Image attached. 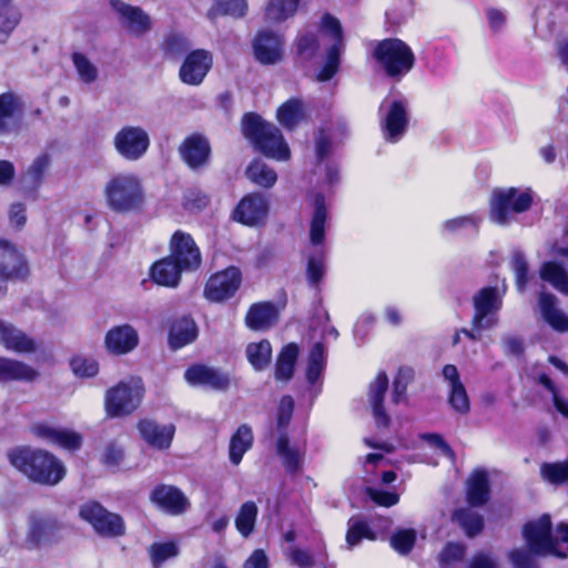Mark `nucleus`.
<instances>
[{"label":"nucleus","instance_id":"8fccbe9b","mask_svg":"<svg viewBox=\"0 0 568 568\" xmlns=\"http://www.w3.org/2000/svg\"><path fill=\"white\" fill-rule=\"evenodd\" d=\"M415 372L412 367L402 366L398 368L392 389V402L398 405L407 398V387L414 381Z\"/></svg>","mask_w":568,"mask_h":568},{"label":"nucleus","instance_id":"37998d69","mask_svg":"<svg viewBox=\"0 0 568 568\" xmlns=\"http://www.w3.org/2000/svg\"><path fill=\"white\" fill-rule=\"evenodd\" d=\"M276 453L282 458L287 473H297L303 464V458L297 449L290 446L288 435L278 436L276 439Z\"/></svg>","mask_w":568,"mask_h":568},{"label":"nucleus","instance_id":"a19ab883","mask_svg":"<svg viewBox=\"0 0 568 568\" xmlns=\"http://www.w3.org/2000/svg\"><path fill=\"white\" fill-rule=\"evenodd\" d=\"M245 353L248 363L257 372L265 369L271 364L272 345L268 339L247 344Z\"/></svg>","mask_w":568,"mask_h":568},{"label":"nucleus","instance_id":"69168bd1","mask_svg":"<svg viewBox=\"0 0 568 568\" xmlns=\"http://www.w3.org/2000/svg\"><path fill=\"white\" fill-rule=\"evenodd\" d=\"M210 204V197L200 190H189L183 196V209L187 212H199Z\"/></svg>","mask_w":568,"mask_h":568},{"label":"nucleus","instance_id":"72a5a7b5","mask_svg":"<svg viewBox=\"0 0 568 568\" xmlns=\"http://www.w3.org/2000/svg\"><path fill=\"white\" fill-rule=\"evenodd\" d=\"M298 354L300 347L293 342L281 348L275 362L274 376L276 381L287 382L293 377Z\"/></svg>","mask_w":568,"mask_h":568},{"label":"nucleus","instance_id":"20e7f679","mask_svg":"<svg viewBox=\"0 0 568 568\" xmlns=\"http://www.w3.org/2000/svg\"><path fill=\"white\" fill-rule=\"evenodd\" d=\"M371 57L379 71L394 82H400L410 73L417 61L412 47L395 37L375 41L372 45Z\"/></svg>","mask_w":568,"mask_h":568},{"label":"nucleus","instance_id":"c85d7f7f","mask_svg":"<svg viewBox=\"0 0 568 568\" xmlns=\"http://www.w3.org/2000/svg\"><path fill=\"white\" fill-rule=\"evenodd\" d=\"M0 344L14 353H32L36 342L13 324L0 320Z\"/></svg>","mask_w":568,"mask_h":568},{"label":"nucleus","instance_id":"a211bd4d","mask_svg":"<svg viewBox=\"0 0 568 568\" xmlns=\"http://www.w3.org/2000/svg\"><path fill=\"white\" fill-rule=\"evenodd\" d=\"M140 343L135 327L124 323L110 327L103 339V347L111 356H124L132 353Z\"/></svg>","mask_w":568,"mask_h":568},{"label":"nucleus","instance_id":"774afa93","mask_svg":"<svg viewBox=\"0 0 568 568\" xmlns=\"http://www.w3.org/2000/svg\"><path fill=\"white\" fill-rule=\"evenodd\" d=\"M49 164H50L49 155L41 154L30 165L28 173L30 174L32 182L36 186H39L41 184L44 173L49 168Z\"/></svg>","mask_w":568,"mask_h":568},{"label":"nucleus","instance_id":"58836bf2","mask_svg":"<svg viewBox=\"0 0 568 568\" xmlns=\"http://www.w3.org/2000/svg\"><path fill=\"white\" fill-rule=\"evenodd\" d=\"M258 508L252 500L243 503L235 516V528L243 538H248L256 525Z\"/></svg>","mask_w":568,"mask_h":568},{"label":"nucleus","instance_id":"a878e982","mask_svg":"<svg viewBox=\"0 0 568 568\" xmlns=\"http://www.w3.org/2000/svg\"><path fill=\"white\" fill-rule=\"evenodd\" d=\"M409 118L406 103L403 100L390 102L388 111L382 122L384 138L389 142H397L406 132Z\"/></svg>","mask_w":568,"mask_h":568},{"label":"nucleus","instance_id":"dca6fc26","mask_svg":"<svg viewBox=\"0 0 568 568\" xmlns=\"http://www.w3.org/2000/svg\"><path fill=\"white\" fill-rule=\"evenodd\" d=\"M151 504L160 511L170 516H181L191 508V501L176 486L158 484L149 495Z\"/></svg>","mask_w":568,"mask_h":568},{"label":"nucleus","instance_id":"338daca9","mask_svg":"<svg viewBox=\"0 0 568 568\" xmlns=\"http://www.w3.org/2000/svg\"><path fill=\"white\" fill-rule=\"evenodd\" d=\"M366 493L373 503L382 507L388 508L395 506L399 501V495L394 491L367 488Z\"/></svg>","mask_w":568,"mask_h":568},{"label":"nucleus","instance_id":"49530a36","mask_svg":"<svg viewBox=\"0 0 568 568\" xmlns=\"http://www.w3.org/2000/svg\"><path fill=\"white\" fill-rule=\"evenodd\" d=\"M246 176L254 184L271 189L277 181L276 172L260 160H254L246 169Z\"/></svg>","mask_w":568,"mask_h":568},{"label":"nucleus","instance_id":"473e14b6","mask_svg":"<svg viewBox=\"0 0 568 568\" xmlns=\"http://www.w3.org/2000/svg\"><path fill=\"white\" fill-rule=\"evenodd\" d=\"M452 521L456 523L466 537L475 538L485 529L484 516L468 507H459L452 513Z\"/></svg>","mask_w":568,"mask_h":568},{"label":"nucleus","instance_id":"de8ad7c7","mask_svg":"<svg viewBox=\"0 0 568 568\" xmlns=\"http://www.w3.org/2000/svg\"><path fill=\"white\" fill-rule=\"evenodd\" d=\"M364 539L376 540V532L371 528L369 524L362 518H351L345 535V540L349 548L357 546Z\"/></svg>","mask_w":568,"mask_h":568},{"label":"nucleus","instance_id":"5fc2aeb1","mask_svg":"<svg viewBox=\"0 0 568 568\" xmlns=\"http://www.w3.org/2000/svg\"><path fill=\"white\" fill-rule=\"evenodd\" d=\"M294 406V399L291 395L281 397L276 412V429L278 436L288 435L287 429L293 417Z\"/></svg>","mask_w":568,"mask_h":568},{"label":"nucleus","instance_id":"9d476101","mask_svg":"<svg viewBox=\"0 0 568 568\" xmlns=\"http://www.w3.org/2000/svg\"><path fill=\"white\" fill-rule=\"evenodd\" d=\"M79 516L101 537L116 538L125 534L122 516L109 511L97 500H89L81 505Z\"/></svg>","mask_w":568,"mask_h":568},{"label":"nucleus","instance_id":"13d9d810","mask_svg":"<svg viewBox=\"0 0 568 568\" xmlns=\"http://www.w3.org/2000/svg\"><path fill=\"white\" fill-rule=\"evenodd\" d=\"M214 10L222 16H231L239 19L246 16L248 6L246 0H217L209 14L214 16Z\"/></svg>","mask_w":568,"mask_h":568},{"label":"nucleus","instance_id":"a18cd8bd","mask_svg":"<svg viewBox=\"0 0 568 568\" xmlns=\"http://www.w3.org/2000/svg\"><path fill=\"white\" fill-rule=\"evenodd\" d=\"M21 20L12 0H0V42H4Z\"/></svg>","mask_w":568,"mask_h":568},{"label":"nucleus","instance_id":"cd10ccee","mask_svg":"<svg viewBox=\"0 0 568 568\" xmlns=\"http://www.w3.org/2000/svg\"><path fill=\"white\" fill-rule=\"evenodd\" d=\"M280 312L271 301L253 303L245 315V325L252 331L265 332L277 324Z\"/></svg>","mask_w":568,"mask_h":568},{"label":"nucleus","instance_id":"6e6552de","mask_svg":"<svg viewBox=\"0 0 568 568\" xmlns=\"http://www.w3.org/2000/svg\"><path fill=\"white\" fill-rule=\"evenodd\" d=\"M143 397V386L131 385L130 383L121 381L105 392V416L109 418L130 416L140 407Z\"/></svg>","mask_w":568,"mask_h":568},{"label":"nucleus","instance_id":"2eb2a0df","mask_svg":"<svg viewBox=\"0 0 568 568\" xmlns=\"http://www.w3.org/2000/svg\"><path fill=\"white\" fill-rule=\"evenodd\" d=\"M182 162L191 171H200L209 165L212 148L209 139L202 133H191L183 139L178 148Z\"/></svg>","mask_w":568,"mask_h":568},{"label":"nucleus","instance_id":"ea45409f","mask_svg":"<svg viewBox=\"0 0 568 568\" xmlns=\"http://www.w3.org/2000/svg\"><path fill=\"white\" fill-rule=\"evenodd\" d=\"M540 277L560 293L568 295V272L559 262H545L540 267Z\"/></svg>","mask_w":568,"mask_h":568},{"label":"nucleus","instance_id":"603ef678","mask_svg":"<svg viewBox=\"0 0 568 568\" xmlns=\"http://www.w3.org/2000/svg\"><path fill=\"white\" fill-rule=\"evenodd\" d=\"M467 547L459 541H447L438 554V562L443 568H450L466 556Z\"/></svg>","mask_w":568,"mask_h":568},{"label":"nucleus","instance_id":"0eeeda50","mask_svg":"<svg viewBox=\"0 0 568 568\" xmlns=\"http://www.w3.org/2000/svg\"><path fill=\"white\" fill-rule=\"evenodd\" d=\"M534 197L530 189L519 191L515 186L496 189L489 202V219L505 225L510 222L513 214H521L532 206Z\"/></svg>","mask_w":568,"mask_h":568},{"label":"nucleus","instance_id":"c03bdc74","mask_svg":"<svg viewBox=\"0 0 568 568\" xmlns=\"http://www.w3.org/2000/svg\"><path fill=\"white\" fill-rule=\"evenodd\" d=\"M326 365L325 346L322 342H316L310 349L306 365V381L314 385L321 377Z\"/></svg>","mask_w":568,"mask_h":568},{"label":"nucleus","instance_id":"79ce46f5","mask_svg":"<svg viewBox=\"0 0 568 568\" xmlns=\"http://www.w3.org/2000/svg\"><path fill=\"white\" fill-rule=\"evenodd\" d=\"M59 524L55 519H37L30 529V540L40 546L43 542H54L58 539Z\"/></svg>","mask_w":568,"mask_h":568},{"label":"nucleus","instance_id":"e2e57ef3","mask_svg":"<svg viewBox=\"0 0 568 568\" xmlns=\"http://www.w3.org/2000/svg\"><path fill=\"white\" fill-rule=\"evenodd\" d=\"M448 403L458 414L465 415L470 410V402L463 384L452 385Z\"/></svg>","mask_w":568,"mask_h":568},{"label":"nucleus","instance_id":"423d86ee","mask_svg":"<svg viewBox=\"0 0 568 568\" xmlns=\"http://www.w3.org/2000/svg\"><path fill=\"white\" fill-rule=\"evenodd\" d=\"M108 207L119 214L138 213L144 207L145 194L141 180L133 173H116L104 185Z\"/></svg>","mask_w":568,"mask_h":568},{"label":"nucleus","instance_id":"f3484780","mask_svg":"<svg viewBox=\"0 0 568 568\" xmlns=\"http://www.w3.org/2000/svg\"><path fill=\"white\" fill-rule=\"evenodd\" d=\"M213 65V55L205 49L190 51L179 70V78L182 83L191 87L200 85Z\"/></svg>","mask_w":568,"mask_h":568},{"label":"nucleus","instance_id":"39448f33","mask_svg":"<svg viewBox=\"0 0 568 568\" xmlns=\"http://www.w3.org/2000/svg\"><path fill=\"white\" fill-rule=\"evenodd\" d=\"M241 131L254 149L268 159L286 161L291 151L281 130L256 112H246L241 120Z\"/></svg>","mask_w":568,"mask_h":568},{"label":"nucleus","instance_id":"3c124183","mask_svg":"<svg viewBox=\"0 0 568 568\" xmlns=\"http://www.w3.org/2000/svg\"><path fill=\"white\" fill-rule=\"evenodd\" d=\"M540 475L544 480L552 485L568 483V459L564 462L544 463L540 466Z\"/></svg>","mask_w":568,"mask_h":568},{"label":"nucleus","instance_id":"4d7b16f0","mask_svg":"<svg viewBox=\"0 0 568 568\" xmlns=\"http://www.w3.org/2000/svg\"><path fill=\"white\" fill-rule=\"evenodd\" d=\"M149 551L152 565L159 568L164 561L179 555V547L174 541L153 542Z\"/></svg>","mask_w":568,"mask_h":568},{"label":"nucleus","instance_id":"f257e3e1","mask_svg":"<svg viewBox=\"0 0 568 568\" xmlns=\"http://www.w3.org/2000/svg\"><path fill=\"white\" fill-rule=\"evenodd\" d=\"M169 254L150 267V277L164 287L179 286L183 273L199 271L203 263L202 252L192 234L176 230L170 236Z\"/></svg>","mask_w":568,"mask_h":568},{"label":"nucleus","instance_id":"7c9ffc66","mask_svg":"<svg viewBox=\"0 0 568 568\" xmlns=\"http://www.w3.org/2000/svg\"><path fill=\"white\" fill-rule=\"evenodd\" d=\"M490 498L488 474L483 469L471 473L467 481L466 500L470 507H481Z\"/></svg>","mask_w":568,"mask_h":568},{"label":"nucleus","instance_id":"b1692460","mask_svg":"<svg viewBox=\"0 0 568 568\" xmlns=\"http://www.w3.org/2000/svg\"><path fill=\"white\" fill-rule=\"evenodd\" d=\"M32 433L36 437L68 452L79 450L83 444L81 434L67 428H55L45 423L33 425Z\"/></svg>","mask_w":568,"mask_h":568},{"label":"nucleus","instance_id":"c9c22d12","mask_svg":"<svg viewBox=\"0 0 568 568\" xmlns=\"http://www.w3.org/2000/svg\"><path fill=\"white\" fill-rule=\"evenodd\" d=\"M327 207L325 197L318 193L314 199V212L310 225V241L313 245H322L325 241Z\"/></svg>","mask_w":568,"mask_h":568},{"label":"nucleus","instance_id":"4c0bfd02","mask_svg":"<svg viewBox=\"0 0 568 568\" xmlns=\"http://www.w3.org/2000/svg\"><path fill=\"white\" fill-rule=\"evenodd\" d=\"M301 0H270L264 10L265 21L281 23L293 17Z\"/></svg>","mask_w":568,"mask_h":568},{"label":"nucleus","instance_id":"bf43d9fd","mask_svg":"<svg viewBox=\"0 0 568 568\" xmlns=\"http://www.w3.org/2000/svg\"><path fill=\"white\" fill-rule=\"evenodd\" d=\"M415 542L416 532L414 529H399L390 537L392 547L400 555L409 554Z\"/></svg>","mask_w":568,"mask_h":568},{"label":"nucleus","instance_id":"0e129e2a","mask_svg":"<svg viewBox=\"0 0 568 568\" xmlns=\"http://www.w3.org/2000/svg\"><path fill=\"white\" fill-rule=\"evenodd\" d=\"M515 272V284L519 291H524L529 282V265L521 252H516L511 260Z\"/></svg>","mask_w":568,"mask_h":568},{"label":"nucleus","instance_id":"6ab92c4d","mask_svg":"<svg viewBox=\"0 0 568 568\" xmlns=\"http://www.w3.org/2000/svg\"><path fill=\"white\" fill-rule=\"evenodd\" d=\"M184 378L191 386H202L215 392H226L231 386L229 373L205 364L189 366L184 372Z\"/></svg>","mask_w":568,"mask_h":568},{"label":"nucleus","instance_id":"ddd939ff","mask_svg":"<svg viewBox=\"0 0 568 568\" xmlns=\"http://www.w3.org/2000/svg\"><path fill=\"white\" fill-rule=\"evenodd\" d=\"M474 315L471 325L476 328H493L497 314L503 307V298L496 286H485L473 296Z\"/></svg>","mask_w":568,"mask_h":568},{"label":"nucleus","instance_id":"680f3d73","mask_svg":"<svg viewBox=\"0 0 568 568\" xmlns=\"http://www.w3.org/2000/svg\"><path fill=\"white\" fill-rule=\"evenodd\" d=\"M70 367L74 375L79 377H94L99 373L97 359L79 355L71 358Z\"/></svg>","mask_w":568,"mask_h":568},{"label":"nucleus","instance_id":"1a4fd4ad","mask_svg":"<svg viewBox=\"0 0 568 568\" xmlns=\"http://www.w3.org/2000/svg\"><path fill=\"white\" fill-rule=\"evenodd\" d=\"M30 266L23 252L11 241L0 239V298L8 293L9 282H24Z\"/></svg>","mask_w":568,"mask_h":568},{"label":"nucleus","instance_id":"4468645a","mask_svg":"<svg viewBox=\"0 0 568 568\" xmlns=\"http://www.w3.org/2000/svg\"><path fill=\"white\" fill-rule=\"evenodd\" d=\"M268 212V199L260 192H252L239 201L232 217L242 225L256 227L265 225Z\"/></svg>","mask_w":568,"mask_h":568},{"label":"nucleus","instance_id":"09e8293b","mask_svg":"<svg viewBox=\"0 0 568 568\" xmlns=\"http://www.w3.org/2000/svg\"><path fill=\"white\" fill-rule=\"evenodd\" d=\"M295 54L304 61H311L320 50L318 37L314 32L300 33L294 40Z\"/></svg>","mask_w":568,"mask_h":568},{"label":"nucleus","instance_id":"2f4dec72","mask_svg":"<svg viewBox=\"0 0 568 568\" xmlns=\"http://www.w3.org/2000/svg\"><path fill=\"white\" fill-rule=\"evenodd\" d=\"M539 306L542 318L549 326L558 332L568 331V316L557 307V298L550 293H541Z\"/></svg>","mask_w":568,"mask_h":568},{"label":"nucleus","instance_id":"9b49d317","mask_svg":"<svg viewBox=\"0 0 568 568\" xmlns=\"http://www.w3.org/2000/svg\"><path fill=\"white\" fill-rule=\"evenodd\" d=\"M150 145V135L140 125H124L113 136L114 150L125 161L142 159Z\"/></svg>","mask_w":568,"mask_h":568},{"label":"nucleus","instance_id":"6e6d98bb","mask_svg":"<svg viewBox=\"0 0 568 568\" xmlns=\"http://www.w3.org/2000/svg\"><path fill=\"white\" fill-rule=\"evenodd\" d=\"M161 49L166 57L176 59L187 51L189 41L184 36L171 32L164 37Z\"/></svg>","mask_w":568,"mask_h":568},{"label":"nucleus","instance_id":"864d4df0","mask_svg":"<svg viewBox=\"0 0 568 568\" xmlns=\"http://www.w3.org/2000/svg\"><path fill=\"white\" fill-rule=\"evenodd\" d=\"M305 275L311 287L317 288L320 286L325 276V256L323 252L307 258Z\"/></svg>","mask_w":568,"mask_h":568},{"label":"nucleus","instance_id":"412c9836","mask_svg":"<svg viewBox=\"0 0 568 568\" xmlns=\"http://www.w3.org/2000/svg\"><path fill=\"white\" fill-rule=\"evenodd\" d=\"M389 388V379L385 371H379L368 385V400L377 428H388L392 419L385 409V396Z\"/></svg>","mask_w":568,"mask_h":568},{"label":"nucleus","instance_id":"052dcab7","mask_svg":"<svg viewBox=\"0 0 568 568\" xmlns=\"http://www.w3.org/2000/svg\"><path fill=\"white\" fill-rule=\"evenodd\" d=\"M72 62L80 79L85 83H92L98 78V69L91 61L81 52L72 53Z\"/></svg>","mask_w":568,"mask_h":568},{"label":"nucleus","instance_id":"f704fd0d","mask_svg":"<svg viewBox=\"0 0 568 568\" xmlns=\"http://www.w3.org/2000/svg\"><path fill=\"white\" fill-rule=\"evenodd\" d=\"M254 436L251 426L242 424L231 436L229 444V457L233 465H239L244 454L253 446Z\"/></svg>","mask_w":568,"mask_h":568},{"label":"nucleus","instance_id":"5701e85b","mask_svg":"<svg viewBox=\"0 0 568 568\" xmlns=\"http://www.w3.org/2000/svg\"><path fill=\"white\" fill-rule=\"evenodd\" d=\"M283 37L272 30H260L253 39L256 60L262 64H275L283 55Z\"/></svg>","mask_w":568,"mask_h":568},{"label":"nucleus","instance_id":"4be33fe9","mask_svg":"<svg viewBox=\"0 0 568 568\" xmlns=\"http://www.w3.org/2000/svg\"><path fill=\"white\" fill-rule=\"evenodd\" d=\"M140 437L150 447L164 450L171 447L175 435L174 424L161 425L153 418H141L136 423Z\"/></svg>","mask_w":568,"mask_h":568},{"label":"nucleus","instance_id":"aec40b11","mask_svg":"<svg viewBox=\"0 0 568 568\" xmlns=\"http://www.w3.org/2000/svg\"><path fill=\"white\" fill-rule=\"evenodd\" d=\"M111 8L116 12L121 24L134 36H143L152 28L151 17L140 7L123 0H110Z\"/></svg>","mask_w":568,"mask_h":568},{"label":"nucleus","instance_id":"f8f14e48","mask_svg":"<svg viewBox=\"0 0 568 568\" xmlns=\"http://www.w3.org/2000/svg\"><path fill=\"white\" fill-rule=\"evenodd\" d=\"M242 284V272L230 265L214 272L204 284L203 296L211 303H222L233 297Z\"/></svg>","mask_w":568,"mask_h":568},{"label":"nucleus","instance_id":"bb28decb","mask_svg":"<svg viewBox=\"0 0 568 568\" xmlns=\"http://www.w3.org/2000/svg\"><path fill=\"white\" fill-rule=\"evenodd\" d=\"M22 113L23 104L17 93L12 91L0 93V134H8L18 130Z\"/></svg>","mask_w":568,"mask_h":568},{"label":"nucleus","instance_id":"c756f323","mask_svg":"<svg viewBox=\"0 0 568 568\" xmlns=\"http://www.w3.org/2000/svg\"><path fill=\"white\" fill-rule=\"evenodd\" d=\"M38 376V371L30 365L18 359L0 356V383H31L36 381Z\"/></svg>","mask_w":568,"mask_h":568},{"label":"nucleus","instance_id":"e433bc0d","mask_svg":"<svg viewBox=\"0 0 568 568\" xmlns=\"http://www.w3.org/2000/svg\"><path fill=\"white\" fill-rule=\"evenodd\" d=\"M278 122L286 129L292 130L305 118L304 102L300 98H291L283 102L277 111Z\"/></svg>","mask_w":568,"mask_h":568},{"label":"nucleus","instance_id":"393cba45","mask_svg":"<svg viewBox=\"0 0 568 568\" xmlns=\"http://www.w3.org/2000/svg\"><path fill=\"white\" fill-rule=\"evenodd\" d=\"M197 336V325L190 315L173 317L169 321L168 344L172 351L192 344Z\"/></svg>","mask_w":568,"mask_h":568},{"label":"nucleus","instance_id":"f03ea898","mask_svg":"<svg viewBox=\"0 0 568 568\" xmlns=\"http://www.w3.org/2000/svg\"><path fill=\"white\" fill-rule=\"evenodd\" d=\"M554 527L549 514H542L536 520H529L523 526V537L527 550L515 548L509 551V560L514 568H538L534 556L551 555L557 558H567V552L559 548V539L552 534Z\"/></svg>","mask_w":568,"mask_h":568},{"label":"nucleus","instance_id":"7ed1b4c3","mask_svg":"<svg viewBox=\"0 0 568 568\" xmlns=\"http://www.w3.org/2000/svg\"><path fill=\"white\" fill-rule=\"evenodd\" d=\"M10 464L32 483L44 486L59 484L67 474L59 458L44 449L28 446L16 447L8 453Z\"/></svg>","mask_w":568,"mask_h":568}]
</instances>
